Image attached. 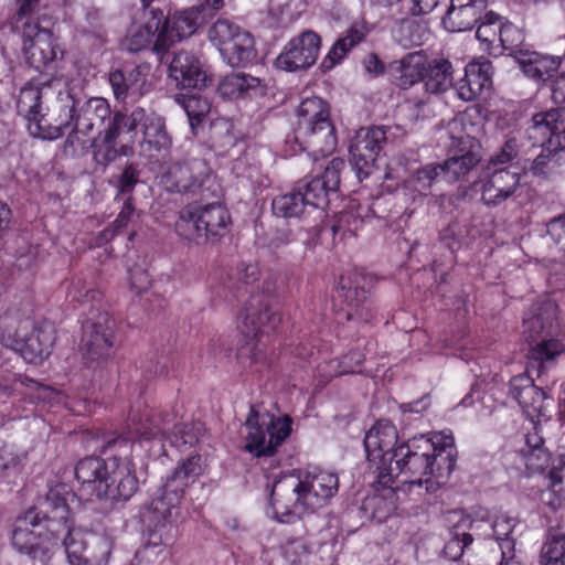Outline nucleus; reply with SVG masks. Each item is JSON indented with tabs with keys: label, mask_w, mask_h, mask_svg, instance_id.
I'll return each instance as SVG.
<instances>
[{
	"label": "nucleus",
	"mask_w": 565,
	"mask_h": 565,
	"mask_svg": "<svg viewBox=\"0 0 565 565\" xmlns=\"http://www.w3.org/2000/svg\"><path fill=\"white\" fill-rule=\"evenodd\" d=\"M65 493L63 486L49 490L38 512L33 511L36 523L53 540L62 543L68 565H108L111 541L107 536L92 535L73 526Z\"/></svg>",
	"instance_id": "f257e3e1"
},
{
	"label": "nucleus",
	"mask_w": 565,
	"mask_h": 565,
	"mask_svg": "<svg viewBox=\"0 0 565 565\" xmlns=\"http://www.w3.org/2000/svg\"><path fill=\"white\" fill-rule=\"evenodd\" d=\"M134 437L125 435L108 441V448L122 449L117 456L105 460L100 457H86L75 466V478L79 490L100 500L126 501L138 489V480L128 458Z\"/></svg>",
	"instance_id": "f03ea898"
},
{
	"label": "nucleus",
	"mask_w": 565,
	"mask_h": 565,
	"mask_svg": "<svg viewBox=\"0 0 565 565\" xmlns=\"http://www.w3.org/2000/svg\"><path fill=\"white\" fill-rule=\"evenodd\" d=\"M338 489L339 478L335 473L313 469L276 480L270 492V504L278 521L290 522L294 516L299 518L323 508Z\"/></svg>",
	"instance_id": "7ed1b4c3"
},
{
	"label": "nucleus",
	"mask_w": 565,
	"mask_h": 565,
	"mask_svg": "<svg viewBox=\"0 0 565 565\" xmlns=\"http://www.w3.org/2000/svg\"><path fill=\"white\" fill-rule=\"evenodd\" d=\"M162 18L160 10L143 11V21L132 22L122 42L124 46L130 52L141 51L150 44L157 31L153 52L162 60L171 47L195 33L204 21L200 10L177 11L163 21Z\"/></svg>",
	"instance_id": "20e7f679"
},
{
	"label": "nucleus",
	"mask_w": 565,
	"mask_h": 565,
	"mask_svg": "<svg viewBox=\"0 0 565 565\" xmlns=\"http://www.w3.org/2000/svg\"><path fill=\"white\" fill-rule=\"evenodd\" d=\"M296 142L300 151L317 161L332 154L337 148L335 129L329 104L317 96L302 99L297 109Z\"/></svg>",
	"instance_id": "39448f33"
},
{
	"label": "nucleus",
	"mask_w": 565,
	"mask_h": 565,
	"mask_svg": "<svg viewBox=\"0 0 565 565\" xmlns=\"http://www.w3.org/2000/svg\"><path fill=\"white\" fill-rule=\"evenodd\" d=\"M139 132L143 151H167L172 145L163 118L154 113H147L141 107L134 109L130 115L116 113L105 132L104 141L111 145L118 138L128 136L127 142H135Z\"/></svg>",
	"instance_id": "423d86ee"
},
{
	"label": "nucleus",
	"mask_w": 565,
	"mask_h": 565,
	"mask_svg": "<svg viewBox=\"0 0 565 565\" xmlns=\"http://www.w3.org/2000/svg\"><path fill=\"white\" fill-rule=\"evenodd\" d=\"M523 326L527 339L536 341L526 355L527 372L536 371L540 375L564 351V345L558 340L548 338L558 328L556 305L551 300L535 305L532 316L524 318Z\"/></svg>",
	"instance_id": "0eeeda50"
},
{
	"label": "nucleus",
	"mask_w": 565,
	"mask_h": 565,
	"mask_svg": "<svg viewBox=\"0 0 565 565\" xmlns=\"http://www.w3.org/2000/svg\"><path fill=\"white\" fill-rule=\"evenodd\" d=\"M174 411L153 409L145 406L142 409H132L128 417V429L137 439L151 440L158 436L169 433L173 425L171 443L175 447L194 446L203 435V426L201 423H185L182 425L174 424Z\"/></svg>",
	"instance_id": "6e6552de"
},
{
	"label": "nucleus",
	"mask_w": 565,
	"mask_h": 565,
	"mask_svg": "<svg viewBox=\"0 0 565 565\" xmlns=\"http://www.w3.org/2000/svg\"><path fill=\"white\" fill-rule=\"evenodd\" d=\"M15 107L18 114L26 120L30 135L43 140H55L63 136L64 129L68 128L74 119V102L67 98L57 122L49 124L46 109L42 103V87L33 83L20 88L15 97Z\"/></svg>",
	"instance_id": "1a4fd4ad"
},
{
	"label": "nucleus",
	"mask_w": 565,
	"mask_h": 565,
	"mask_svg": "<svg viewBox=\"0 0 565 565\" xmlns=\"http://www.w3.org/2000/svg\"><path fill=\"white\" fill-rule=\"evenodd\" d=\"M434 452V444L428 438L420 437L397 446L395 452L390 457V465L386 467L390 473V483L377 486L379 488H393L394 480L402 477L403 483L422 486L433 477V468L429 455Z\"/></svg>",
	"instance_id": "9d476101"
},
{
	"label": "nucleus",
	"mask_w": 565,
	"mask_h": 565,
	"mask_svg": "<svg viewBox=\"0 0 565 565\" xmlns=\"http://www.w3.org/2000/svg\"><path fill=\"white\" fill-rule=\"evenodd\" d=\"M291 425L292 419L288 415L275 417L269 413L260 414L252 405L244 423L245 450L257 458L274 456L291 434Z\"/></svg>",
	"instance_id": "9b49d317"
},
{
	"label": "nucleus",
	"mask_w": 565,
	"mask_h": 565,
	"mask_svg": "<svg viewBox=\"0 0 565 565\" xmlns=\"http://www.w3.org/2000/svg\"><path fill=\"white\" fill-rule=\"evenodd\" d=\"M209 40L232 67L246 66L257 55L253 35L234 22L220 19L209 29Z\"/></svg>",
	"instance_id": "f8f14e48"
},
{
	"label": "nucleus",
	"mask_w": 565,
	"mask_h": 565,
	"mask_svg": "<svg viewBox=\"0 0 565 565\" xmlns=\"http://www.w3.org/2000/svg\"><path fill=\"white\" fill-rule=\"evenodd\" d=\"M452 146L465 151L460 156L454 154L443 164H427L420 169L416 177L405 182V188H412L414 191L422 193L430 188L437 177L444 174L449 182L458 180L470 171L480 160L477 152L473 151L475 139L467 136L454 137Z\"/></svg>",
	"instance_id": "ddd939ff"
},
{
	"label": "nucleus",
	"mask_w": 565,
	"mask_h": 565,
	"mask_svg": "<svg viewBox=\"0 0 565 565\" xmlns=\"http://www.w3.org/2000/svg\"><path fill=\"white\" fill-rule=\"evenodd\" d=\"M181 500L172 494L162 493L145 503L140 509V519L147 530V545L167 546L173 540V529L180 516Z\"/></svg>",
	"instance_id": "4468645a"
},
{
	"label": "nucleus",
	"mask_w": 565,
	"mask_h": 565,
	"mask_svg": "<svg viewBox=\"0 0 565 565\" xmlns=\"http://www.w3.org/2000/svg\"><path fill=\"white\" fill-rule=\"evenodd\" d=\"M398 434L396 427L390 420L376 422L365 434L363 444L369 463V473L374 479V484L386 486L390 483V473L386 467L390 457L397 449Z\"/></svg>",
	"instance_id": "2eb2a0df"
},
{
	"label": "nucleus",
	"mask_w": 565,
	"mask_h": 565,
	"mask_svg": "<svg viewBox=\"0 0 565 565\" xmlns=\"http://www.w3.org/2000/svg\"><path fill=\"white\" fill-rule=\"evenodd\" d=\"M281 321V312L270 299L253 294L238 312L237 328L247 340H260L275 332Z\"/></svg>",
	"instance_id": "dca6fc26"
},
{
	"label": "nucleus",
	"mask_w": 565,
	"mask_h": 565,
	"mask_svg": "<svg viewBox=\"0 0 565 565\" xmlns=\"http://www.w3.org/2000/svg\"><path fill=\"white\" fill-rule=\"evenodd\" d=\"M231 216L221 203L189 204L180 214L179 230H191L196 238H214L226 233Z\"/></svg>",
	"instance_id": "f3484780"
},
{
	"label": "nucleus",
	"mask_w": 565,
	"mask_h": 565,
	"mask_svg": "<svg viewBox=\"0 0 565 565\" xmlns=\"http://www.w3.org/2000/svg\"><path fill=\"white\" fill-rule=\"evenodd\" d=\"M35 519L33 511H28L22 518H19L12 532L11 542L19 553L44 562L58 543L40 527Z\"/></svg>",
	"instance_id": "a211bd4d"
},
{
	"label": "nucleus",
	"mask_w": 565,
	"mask_h": 565,
	"mask_svg": "<svg viewBox=\"0 0 565 565\" xmlns=\"http://www.w3.org/2000/svg\"><path fill=\"white\" fill-rule=\"evenodd\" d=\"M386 134L382 127L361 128L352 138L349 147L350 163L360 181L375 170L382 145L387 139Z\"/></svg>",
	"instance_id": "6ab92c4d"
},
{
	"label": "nucleus",
	"mask_w": 565,
	"mask_h": 565,
	"mask_svg": "<svg viewBox=\"0 0 565 565\" xmlns=\"http://www.w3.org/2000/svg\"><path fill=\"white\" fill-rule=\"evenodd\" d=\"M370 280L365 274L354 269L339 277L337 292L347 303V320L370 322L372 319L371 306L367 298V285Z\"/></svg>",
	"instance_id": "aec40b11"
},
{
	"label": "nucleus",
	"mask_w": 565,
	"mask_h": 565,
	"mask_svg": "<svg viewBox=\"0 0 565 565\" xmlns=\"http://www.w3.org/2000/svg\"><path fill=\"white\" fill-rule=\"evenodd\" d=\"M320 49V35L312 30L303 31L289 40L277 56L275 65L286 72L308 70L317 62Z\"/></svg>",
	"instance_id": "412c9836"
},
{
	"label": "nucleus",
	"mask_w": 565,
	"mask_h": 565,
	"mask_svg": "<svg viewBox=\"0 0 565 565\" xmlns=\"http://www.w3.org/2000/svg\"><path fill=\"white\" fill-rule=\"evenodd\" d=\"M22 38L24 55L38 71L45 70L62 55L52 32L40 28L35 22H24Z\"/></svg>",
	"instance_id": "4be33fe9"
},
{
	"label": "nucleus",
	"mask_w": 565,
	"mask_h": 565,
	"mask_svg": "<svg viewBox=\"0 0 565 565\" xmlns=\"http://www.w3.org/2000/svg\"><path fill=\"white\" fill-rule=\"evenodd\" d=\"M539 375L536 371L527 372L525 374L516 375L510 381V395L515 399L522 407L524 413L532 420L547 418L550 407L553 399L547 395L545 391L540 388L533 383L532 375Z\"/></svg>",
	"instance_id": "5701e85b"
},
{
	"label": "nucleus",
	"mask_w": 565,
	"mask_h": 565,
	"mask_svg": "<svg viewBox=\"0 0 565 565\" xmlns=\"http://www.w3.org/2000/svg\"><path fill=\"white\" fill-rule=\"evenodd\" d=\"M81 348L88 360L96 361L109 354L113 345L114 320L107 312L90 311L83 322Z\"/></svg>",
	"instance_id": "b1692460"
},
{
	"label": "nucleus",
	"mask_w": 565,
	"mask_h": 565,
	"mask_svg": "<svg viewBox=\"0 0 565 565\" xmlns=\"http://www.w3.org/2000/svg\"><path fill=\"white\" fill-rule=\"evenodd\" d=\"M345 162L341 158H333L326 168L321 178L316 177L310 180H301L297 183L298 190L302 191L306 204L310 210H322L329 203V193L335 192L340 185V173L344 169Z\"/></svg>",
	"instance_id": "393cba45"
},
{
	"label": "nucleus",
	"mask_w": 565,
	"mask_h": 565,
	"mask_svg": "<svg viewBox=\"0 0 565 565\" xmlns=\"http://www.w3.org/2000/svg\"><path fill=\"white\" fill-rule=\"evenodd\" d=\"M151 65L142 63L134 67L116 70L109 74V84L117 100L136 102L150 92Z\"/></svg>",
	"instance_id": "a878e982"
},
{
	"label": "nucleus",
	"mask_w": 565,
	"mask_h": 565,
	"mask_svg": "<svg viewBox=\"0 0 565 565\" xmlns=\"http://www.w3.org/2000/svg\"><path fill=\"white\" fill-rule=\"evenodd\" d=\"M486 175L475 183L487 205H499L512 196L520 186V174L507 168L487 169Z\"/></svg>",
	"instance_id": "bb28decb"
},
{
	"label": "nucleus",
	"mask_w": 565,
	"mask_h": 565,
	"mask_svg": "<svg viewBox=\"0 0 565 565\" xmlns=\"http://www.w3.org/2000/svg\"><path fill=\"white\" fill-rule=\"evenodd\" d=\"M55 340L56 332L51 322H33L14 351L28 363L40 364L51 355Z\"/></svg>",
	"instance_id": "cd10ccee"
},
{
	"label": "nucleus",
	"mask_w": 565,
	"mask_h": 565,
	"mask_svg": "<svg viewBox=\"0 0 565 565\" xmlns=\"http://www.w3.org/2000/svg\"><path fill=\"white\" fill-rule=\"evenodd\" d=\"M169 76L175 82L179 88L203 89L207 86L210 76L201 61L188 52H179L174 55L170 67Z\"/></svg>",
	"instance_id": "c85d7f7f"
},
{
	"label": "nucleus",
	"mask_w": 565,
	"mask_h": 565,
	"mask_svg": "<svg viewBox=\"0 0 565 565\" xmlns=\"http://www.w3.org/2000/svg\"><path fill=\"white\" fill-rule=\"evenodd\" d=\"M493 67L490 61L479 58L465 67V77L457 83L456 92L460 99L470 102L490 90L492 87Z\"/></svg>",
	"instance_id": "c756f323"
},
{
	"label": "nucleus",
	"mask_w": 565,
	"mask_h": 565,
	"mask_svg": "<svg viewBox=\"0 0 565 565\" xmlns=\"http://www.w3.org/2000/svg\"><path fill=\"white\" fill-rule=\"evenodd\" d=\"M515 61L526 77L543 85L552 81L562 64V57L559 56L531 50L516 51Z\"/></svg>",
	"instance_id": "7c9ffc66"
},
{
	"label": "nucleus",
	"mask_w": 565,
	"mask_h": 565,
	"mask_svg": "<svg viewBox=\"0 0 565 565\" xmlns=\"http://www.w3.org/2000/svg\"><path fill=\"white\" fill-rule=\"evenodd\" d=\"M564 128L565 122L561 110L551 109L533 116L527 135L529 139L532 140V146H540L552 153L557 152V148H554L551 141L556 137H562Z\"/></svg>",
	"instance_id": "2f4dec72"
},
{
	"label": "nucleus",
	"mask_w": 565,
	"mask_h": 565,
	"mask_svg": "<svg viewBox=\"0 0 565 565\" xmlns=\"http://www.w3.org/2000/svg\"><path fill=\"white\" fill-rule=\"evenodd\" d=\"M205 470V463L200 455L191 456L178 463L167 476L162 490L178 499H182L186 489L193 484Z\"/></svg>",
	"instance_id": "473e14b6"
},
{
	"label": "nucleus",
	"mask_w": 565,
	"mask_h": 565,
	"mask_svg": "<svg viewBox=\"0 0 565 565\" xmlns=\"http://www.w3.org/2000/svg\"><path fill=\"white\" fill-rule=\"evenodd\" d=\"M428 58L422 51L412 52L388 65V73L401 88H408L424 79Z\"/></svg>",
	"instance_id": "72a5a7b5"
},
{
	"label": "nucleus",
	"mask_w": 565,
	"mask_h": 565,
	"mask_svg": "<svg viewBox=\"0 0 565 565\" xmlns=\"http://www.w3.org/2000/svg\"><path fill=\"white\" fill-rule=\"evenodd\" d=\"M222 98H257L266 93V85L255 76L245 73H231L224 76L217 86Z\"/></svg>",
	"instance_id": "f704fd0d"
},
{
	"label": "nucleus",
	"mask_w": 565,
	"mask_h": 565,
	"mask_svg": "<svg viewBox=\"0 0 565 565\" xmlns=\"http://www.w3.org/2000/svg\"><path fill=\"white\" fill-rule=\"evenodd\" d=\"M33 326L31 310L12 307L0 316V344L10 350L19 348L23 333Z\"/></svg>",
	"instance_id": "c9c22d12"
},
{
	"label": "nucleus",
	"mask_w": 565,
	"mask_h": 565,
	"mask_svg": "<svg viewBox=\"0 0 565 565\" xmlns=\"http://www.w3.org/2000/svg\"><path fill=\"white\" fill-rule=\"evenodd\" d=\"M487 0H450V7L443 19L449 32L470 30L478 22Z\"/></svg>",
	"instance_id": "e433bc0d"
},
{
	"label": "nucleus",
	"mask_w": 565,
	"mask_h": 565,
	"mask_svg": "<svg viewBox=\"0 0 565 565\" xmlns=\"http://www.w3.org/2000/svg\"><path fill=\"white\" fill-rule=\"evenodd\" d=\"M434 444V452L429 455L433 468V476L444 478L449 476L456 466L457 450L451 434L440 431L428 438Z\"/></svg>",
	"instance_id": "4c0bfd02"
},
{
	"label": "nucleus",
	"mask_w": 565,
	"mask_h": 565,
	"mask_svg": "<svg viewBox=\"0 0 565 565\" xmlns=\"http://www.w3.org/2000/svg\"><path fill=\"white\" fill-rule=\"evenodd\" d=\"M110 114V106L105 98H90L82 107L74 129L85 135L94 129L99 130L104 126L105 120L109 119Z\"/></svg>",
	"instance_id": "58836bf2"
},
{
	"label": "nucleus",
	"mask_w": 565,
	"mask_h": 565,
	"mask_svg": "<svg viewBox=\"0 0 565 565\" xmlns=\"http://www.w3.org/2000/svg\"><path fill=\"white\" fill-rule=\"evenodd\" d=\"M425 74V89L431 94H441L448 90L454 83L452 65L448 60L436 58L428 62Z\"/></svg>",
	"instance_id": "ea45409f"
},
{
	"label": "nucleus",
	"mask_w": 565,
	"mask_h": 565,
	"mask_svg": "<svg viewBox=\"0 0 565 565\" xmlns=\"http://www.w3.org/2000/svg\"><path fill=\"white\" fill-rule=\"evenodd\" d=\"M502 17L490 11L479 18L476 31V38L480 43V49L491 55H498V42Z\"/></svg>",
	"instance_id": "a19ab883"
},
{
	"label": "nucleus",
	"mask_w": 565,
	"mask_h": 565,
	"mask_svg": "<svg viewBox=\"0 0 565 565\" xmlns=\"http://www.w3.org/2000/svg\"><path fill=\"white\" fill-rule=\"evenodd\" d=\"M271 209L276 216L284 218L300 217L309 212L302 191L297 186L289 193L276 196L271 202Z\"/></svg>",
	"instance_id": "79ce46f5"
},
{
	"label": "nucleus",
	"mask_w": 565,
	"mask_h": 565,
	"mask_svg": "<svg viewBox=\"0 0 565 565\" xmlns=\"http://www.w3.org/2000/svg\"><path fill=\"white\" fill-rule=\"evenodd\" d=\"M533 429V431L526 434L525 446L521 449V452L526 459L527 467L535 470H543L548 465L550 455L543 447L544 439L539 434L536 426H534Z\"/></svg>",
	"instance_id": "37998d69"
},
{
	"label": "nucleus",
	"mask_w": 565,
	"mask_h": 565,
	"mask_svg": "<svg viewBox=\"0 0 565 565\" xmlns=\"http://www.w3.org/2000/svg\"><path fill=\"white\" fill-rule=\"evenodd\" d=\"M427 26L416 20L404 19L394 29V39L405 49L420 45L427 39Z\"/></svg>",
	"instance_id": "c03bdc74"
},
{
	"label": "nucleus",
	"mask_w": 565,
	"mask_h": 565,
	"mask_svg": "<svg viewBox=\"0 0 565 565\" xmlns=\"http://www.w3.org/2000/svg\"><path fill=\"white\" fill-rule=\"evenodd\" d=\"M541 565H561L565 561V532L551 530L541 548Z\"/></svg>",
	"instance_id": "a18cd8bd"
},
{
	"label": "nucleus",
	"mask_w": 565,
	"mask_h": 565,
	"mask_svg": "<svg viewBox=\"0 0 565 565\" xmlns=\"http://www.w3.org/2000/svg\"><path fill=\"white\" fill-rule=\"evenodd\" d=\"M469 520H462L450 531V537L446 542L443 553L450 561H458L473 542V534L463 531Z\"/></svg>",
	"instance_id": "49530a36"
},
{
	"label": "nucleus",
	"mask_w": 565,
	"mask_h": 565,
	"mask_svg": "<svg viewBox=\"0 0 565 565\" xmlns=\"http://www.w3.org/2000/svg\"><path fill=\"white\" fill-rule=\"evenodd\" d=\"M523 40V32L518 26L502 20L498 42V55L502 54L504 51H509L510 54L515 57V52L523 50L521 47Z\"/></svg>",
	"instance_id": "de8ad7c7"
},
{
	"label": "nucleus",
	"mask_w": 565,
	"mask_h": 565,
	"mask_svg": "<svg viewBox=\"0 0 565 565\" xmlns=\"http://www.w3.org/2000/svg\"><path fill=\"white\" fill-rule=\"evenodd\" d=\"M521 134H512L508 137L501 149L489 160L487 169L503 168L521 153Z\"/></svg>",
	"instance_id": "09e8293b"
},
{
	"label": "nucleus",
	"mask_w": 565,
	"mask_h": 565,
	"mask_svg": "<svg viewBox=\"0 0 565 565\" xmlns=\"http://www.w3.org/2000/svg\"><path fill=\"white\" fill-rule=\"evenodd\" d=\"M177 100L181 103L184 108L192 128H194L195 125H198L201 119L209 114L211 108L209 100L198 95H191L182 98L178 96Z\"/></svg>",
	"instance_id": "8fccbe9b"
},
{
	"label": "nucleus",
	"mask_w": 565,
	"mask_h": 565,
	"mask_svg": "<svg viewBox=\"0 0 565 565\" xmlns=\"http://www.w3.org/2000/svg\"><path fill=\"white\" fill-rule=\"evenodd\" d=\"M167 183L171 181V189L175 191H189L202 182L193 179L192 169L186 164L173 166L166 175Z\"/></svg>",
	"instance_id": "3c124183"
},
{
	"label": "nucleus",
	"mask_w": 565,
	"mask_h": 565,
	"mask_svg": "<svg viewBox=\"0 0 565 565\" xmlns=\"http://www.w3.org/2000/svg\"><path fill=\"white\" fill-rule=\"evenodd\" d=\"M353 47V44L343 36L338 39L320 64L322 72H329L339 65Z\"/></svg>",
	"instance_id": "603ef678"
},
{
	"label": "nucleus",
	"mask_w": 565,
	"mask_h": 565,
	"mask_svg": "<svg viewBox=\"0 0 565 565\" xmlns=\"http://www.w3.org/2000/svg\"><path fill=\"white\" fill-rule=\"evenodd\" d=\"M286 286V276L277 271H267L263 278L259 296H264L273 301V298L284 292Z\"/></svg>",
	"instance_id": "864d4df0"
},
{
	"label": "nucleus",
	"mask_w": 565,
	"mask_h": 565,
	"mask_svg": "<svg viewBox=\"0 0 565 565\" xmlns=\"http://www.w3.org/2000/svg\"><path fill=\"white\" fill-rule=\"evenodd\" d=\"M145 265L146 259H143V265L135 264L128 266L129 288L136 295H141L142 292L147 291L151 284Z\"/></svg>",
	"instance_id": "5fc2aeb1"
},
{
	"label": "nucleus",
	"mask_w": 565,
	"mask_h": 565,
	"mask_svg": "<svg viewBox=\"0 0 565 565\" xmlns=\"http://www.w3.org/2000/svg\"><path fill=\"white\" fill-rule=\"evenodd\" d=\"M68 296L79 302L99 301L102 299V292L97 289L88 288L81 278L73 282Z\"/></svg>",
	"instance_id": "6e6d98bb"
},
{
	"label": "nucleus",
	"mask_w": 565,
	"mask_h": 565,
	"mask_svg": "<svg viewBox=\"0 0 565 565\" xmlns=\"http://www.w3.org/2000/svg\"><path fill=\"white\" fill-rule=\"evenodd\" d=\"M310 551L301 539L289 541L285 546V557L292 565L301 564L309 555Z\"/></svg>",
	"instance_id": "4d7b16f0"
},
{
	"label": "nucleus",
	"mask_w": 565,
	"mask_h": 565,
	"mask_svg": "<svg viewBox=\"0 0 565 565\" xmlns=\"http://www.w3.org/2000/svg\"><path fill=\"white\" fill-rule=\"evenodd\" d=\"M548 477L554 491L565 497V454L558 456L557 463L553 466Z\"/></svg>",
	"instance_id": "13d9d810"
},
{
	"label": "nucleus",
	"mask_w": 565,
	"mask_h": 565,
	"mask_svg": "<svg viewBox=\"0 0 565 565\" xmlns=\"http://www.w3.org/2000/svg\"><path fill=\"white\" fill-rule=\"evenodd\" d=\"M363 361L364 355L360 351H351L349 354H345L340 359V371L337 374L361 373L360 365Z\"/></svg>",
	"instance_id": "bf43d9fd"
},
{
	"label": "nucleus",
	"mask_w": 565,
	"mask_h": 565,
	"mask_svg": "<svg viewBox=\"0 0 565 565\" xmlns=\"http://www.w3.org/2000/svg\"><path fill=\"white\" fill-rule=\"evenodd\" d=\"M232 128H233L232 124L224 119L216 120L213 124V126H212L213 137L214 138L222 137L223 140L221 141V146L226 147V146L234 145L235 136L232 131Z\"/></svg>",
	"instance_id": "052dcab7"
},
{
	"label": "nucleus",
	"mask_w": 565,
	"mask_h": 565,
	"mask_svg": "<svg viewBox=\"0 0 565 565\" xmlns=\"http://www.w3.org/2000/svg\"><path fill=\"white\" fill-rule=\"evenodd\" d=\"M546 85L550 87L552 98L556 104L565 103V71L561 74H555Z\"/></svg>",
	"instance_id": "680f3d73"
},
{
	"label": "nucleus",
	"mask_w": 565,
	"mask_h": 565,
	"mask_svg": "<svg viewBox=\"0 0 565 565\" xmlns=\"http://www.w3.org/2000/svg\"><path fill=\"white\" fill-rule=\"evenodd\" d=\"M369 33V28L364 21H358L354 22L349 30L347 31L345 35L343 36L347 41L351 42L353 46H356L359 43H361L366 34Z\"/></svg>",
	"instance_id": "e2e57ef3"
},
{
	"label": "nucleus",
	"mask_w": 565,
	"mask_h": 565,
	"mask_svg": "<svg viewBox=\"0 0 565 565\" xmlns=\"http://www.w3.org/2000/svg\"><path fill=\"white\" fill-rule=\"evenodd\" d=\"M259 267L256 263H243L237 267V277L248 285L257 280Z\"/></svg>",
	"instance_id": "0e129e2a"
},
{
	"label": "nucleus",
	"mask_w": 565,
	"mask_h": 565,
	"mask_svg": "<svg viewBox=\"0 0 565 565\" xmlns=\"http://www.w3.org/2000/svg\"><path fill=\"white\" fill-rule=\"evenodd\" d=\"M547 234L555 243L565 237V213L547 223Z\"/></svg>",
	"instance_id": "69168bd1"
},
{
	"label": "nucleus",
	"mask_w": 565,
	"mask_h": 565,
	"mask_svg": "<svg viewBox=\"0 0 565 565\" xmlns=\"http://www.w3.org/2000/svg\"><path fill=\"white\" fill-rule=\"evenodd\" d=\"M363 65L365 71L371 76H379L384 73L385 66L383 62L379 58L376 54H369L364 61Z\"/></svg>",
	"instance_id": "338daca9"
},
{
	"label": "nucleus",
	"mask_w": 565,
	"mask_h": 565,
	"mask_svg": "<svg viewBox=\"0 0 565 565\" xmlns=\"http://www.w3.org/2000/svg\"><path fill=\"white\" fill-rule=\"evenodd\" d=\"M440 0H412L411 12L414 15L430 13Z\"/></svg>",
	"instance_id": "774afa93"
}]
</instances>
